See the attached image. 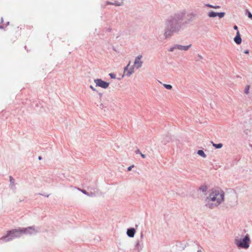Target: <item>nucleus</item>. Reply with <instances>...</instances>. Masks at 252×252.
<instances>
[{
    "mask_svg": "<svg viewBox=\"0 0 252 252\" xmlns=\"http://www.w3.org/2000/svg\"><path fill=\"white\" fill-rule=\"evenodd\" d=\"M186 11H177L170 15L165 22L164 36L168 38L175 33H179L184 30L188 24L187 21H184Z\"/></svg>",
    "mask_w": 252,
    "mask_h": 252,
    "instance_id": "obj_1",
    "label": "nucleus"
},
{
    "mask_svg": "<svg viewBox=\"0 0 252 252\" xmlns=\"http://www.w3.org/2000/svg\"><path fill=\"white\" fill-rule=\"evenodd\" d=\"M224 193L221 189H214L207 197L206 200L211 201H216L218 204H220L224 200Z\"/></svg>",
    "mask_w": 252,
    "mask_h": 252,
    "instance_id": "obj_2",
    "label": "nucleus"
},
{
    "mask_svg": "<svg viewBox=\"0 0 252 252\" xmlns=\"http://www.w3.org/2000/svg\"><path fill=\"white\" fill-rule=\"evenodd\" d=\"M22 235L21 229H12L7 232V234L2 237L0 240L4 242H8L13 240V239L19 237Z\"/></svg>",
    "mask_w": 252,
    "mask_h": 252,
    "instance_id": "obj_3",
    "label": "nucleus"
},
{
    "mask_svg": "<svg viewBox=\"0 0 252 252\" xmlns=\"http://www.w3.org/2000/svg\"><path fill=\"white\" fill-rule=\"evenodd\" d=\"M250 239L248 234L244 238L235 239V244L239 248L248 249L250 246Z\"/></svg>",
    "mask_w": 252,
    "mask_h": 252,
    "instance_id": "obj_4",
    "label": "nucleus"
},
{
    "mask_svg": "<svg viewBox=\"0 0 252 252\" xmlns=\"http://www.w3.org/2000/svg\"><path fill=\"white\" fill-rule=\"evenodd\" d=\"M23 234L34 235L39 232V229L34 226H30L27 228H23L21 229Z\"/></svg>",
    "mask_w": 252,
    "mask_h": 252,
    "instance_id": "obj_5",
    "label": "nucleus"
},
{
    "mask_svg": "<svg viewBox=\"0 0 252 252\" xmlns=\"http://www.w3.org/2000/svg\"><path fill=\"white\" fill-rule=\"evenodd\" d=\"M94 82L96 87H99L103 89H106L108 87L109 83L104 81L101 79H96L94 80Z\"/></svg>",
    "mask_w": 252,
    "mask_h": 252,
    "instance_id": "obj_6",
    "label": "nucleus"
},
{
    "mask_svg": "<svg viewBox=\"0 0 252 252\" xmlns=\"http://www.w3.org/2000/svg\"><path fill=\"white\" fill-rule=\"evenodd\" d=\"M142 57V55H140L136 57L135 59L134 65L137 69L140 68L143 64V62L141 61Z\"/></svg>",
    "mask_w": 252,
    "mask_h": 252,
    "instance_id": "obj_7",
    "label": "nucleus"
},
{
    "mask_svg": "<svg viewBox=\"0 0 252 252\" xmlns=\"http://www.w3.org/2000/svg\"><path fill=\"white\" fill-rule=\"evenodd\" d=\"M191 47V44H189L187 46H183L180 44H176V47L175 48H177V49L181 50V51H188L189 48Z\"/></svg>",
    "mask_w": 252,
    "mask_h": 252,
    "instance_id": "obj_8",
    "label": "nucleus"
},
{
    "mask_svg": "<svg viewBox=\"0 0 252 252\" xmlns=\"http://www.w3.org/2000/svg\"><path fill=\"white\" fill-rule=\"evenodd\" d=\"M234 41L235 42V43L239 45L241 43L242 39L241 37L240 32L238 31H237V33H236V35L234 38Z\"/></svg>",
    "mask_w": 252,
    "mask_h": 252,
    "instance_id": "obj_9",
    "label": "nucleus"
},
{
    "mask_svg": "<svg viewBox=\"0 0 252 252\" xmlns=\"http://www.w3.org/2000/svg\"><path fill=\"white\" fill-rule=\"evenodd\" d=\"M135 232L136 231L134 228H130L127 229L126 234L128 237L132 238L134 237Z\"/></svg>",
    "mask_w": 252,
    "mask_h": 252,
    "instance_id": "obj_10",
    "label": "nucleus"
},
{
    "mask_svg": "<svg viewBox=\"0 0 252 252\" xmlns=\"http://www.w3.org/2000/svg\"><path fill=\"white\" fill-rule=\"evenodd\" d=\"M9 181H10L9 187H10V189H12L13 190H15L16 183H15L14 179L12 176L9 177Z\"/></svg>",
    "mask_w": 252,
    "mask_h": 252,
    "instance_id": "obj_11",
    "label": "nucleus"
},
{
    "mask_svg": "<svg viewBox=\"0 0 252 252\" xmlns=\"http://www.w3.org/2000/svg\"><path fill=\"white\" fill-rule=\"evenodd\" d=\"M219 205V204H218V202H216V203H208L206 205V206L210 209H213L215 207H217Z\"/></svg>",
    "mask_w": 252,
    "mask_h": 252,
    "instance_id": "obj_12",
    "label": "nucleus"
},
{
    "mask_svg": "<svg viewBox=\"0 0 252 252\" xmlns=\"http://www.w3.org/2000/svg\"><path fill=\"white\" fill-rule=\"evenodd\" d=\"M208 16L210 18H214L217 16V12L211 11L208 13Z\"/></svg>",
    "mask_w": 252,
    "mask_h": 252,
    "instance_id": "obj_13",
    "label": "nucleus"
},
{
    "mask_svg": "<svg viewBox=\"0 0 252 252\" xmlns=\"http://www.w3.org/2000/svg\"><path fill=\"white\" fill-rule=\"evenodd\" d=\"M81 191H82V192L83 193H84V194L87 195L89 196L93 197L94 196V193L93 192L89 193L84 189H82V190H81Z\"/></svg>",
    "mask_w": 252,
    "mask_h": 252,
    "instance_id": "obj_14",
    "label": "nucleus"
},
{
    "mask_svg": "<svg viewBox=\"0 0 252 252\" xmlns=\"http://www.w3.org/2000/svg\"><path fill=\"white\" fill-rule=\"evenodd\" d=\"M134 72V68L133 67H131L130 68L126 73V75L127 76H130Z\"/></svg>",
    "mask_w": 252,
    "mask_h": 252,
    "instance_id": "obj_15",
    "label": "nucleus"
},
{
    "mask_svg": "<svg viewBox=\"0 0 252 252\" xmlns=\"http://www.w3.org/2000/svg\"><path fill=\"white\" fill-rule=\"evenodd\" d=\"M134 72V68L133 67H131L130 68L126 73V75L127 76H130Z\"/></svg>",
    "mask_w": 252,
    "mask_h": 252,
    "instance_id": "obj_16",
    "label": "nucleus"
},
{
    "mask_svg": "<svg viewBox=\"0 0 252 252\" xmlns=\"http://www.w3.org/2000/svg\"><path fill=\"white\" fill-rule=\"evenodd\" d=\"M197 154L199 156H201L203 158H206V155L205 154L204 152L202 150H199L197 152Z\"/></svg>",
    "mask_w": 252,
    "mask_h": 252,
    "instance_id": "obj_17",
    "label": "nucleus"
},
{
    "mask_svg": "<svg viewBox=\"0 0 252 252\" xmlns=\"http://www.w3.org/2000/svg\"><path fill=\"white\" fill-rule=\"evenodd\" d=\"M135 247H136V249L138 251H140L142 249V247L140 243V242L139 241H137L136 243V245H135Z\"/></svg>",
    "mask_w": 252,
    "mask_h": 252,
    "instance_id": "obj_18",
    "label": "nucleus"
},
{
    "mask_svg": "<svg viewBox=\"0 0 252 252\" xmlns=\"http://www.w3.org/2000/svg\"><path fill=\"white\" fill-rule=\"evenodd\" d=\"M212 143L213 144V146L216 149H220L222 147V144L221 143L215 144L213 142H212Z\"/></svg>",
    "mask_w": 252,
    "mask_h": 252,
    "instance_id": "obj_19",
    "label": "nucleus"
},
{
    "mask_svg": "<svg viewBox=\"0 0 252 252\" xmlns=\"http://www.w3.org/2000/svg\"><path fill=\"white\" fill-rule=\"evenodd\" d=\"M199 189L203 192H205L207 190V187L206 186H202L199 188Z\"/></svg>",
    "mask_w": 252,
    "mask_h": 252,
    "instance_id": "obj_20",
    "label": "nucleus"
},
{
    "mask_svg": "<svg viewBox=\"0 0 252 252\" xmlns=\"http://www.w3.org/2000/svg\"><path fill=\"white\" fill-rule=\"evenodd\" d=\"M135 153L136 154H140L141 155V156L142 157V158H146V155H144V154H143L139 149H137L136 151H135Z\"/></svg>",
    "mask_w": 252,
    "mask_h": 252,
    "instance_id": "obj_21",
    "label": "nucleus"
},
{
    "mask_svg": "<svg viewBox=\"0 0 252 252\" xmlns=\"http://www.w3.org/2000/svg\"><path fill=\"white\" fill-rule=\"evenodd\" d=\"M225 15V13L224 12H219L218 13L217 12V16H218L220 18H223Z\"/></svg>",
    "mask_w": 252,
    "mask_h": 252,
    "instance_id": "obj_22",
    "label": "nucleus"
},
{
    "mask_svg": "<svg viewBox=\"0 0 252 252\" xmlns=\"http://www.w3.org/2000/svg\"><path fill=\"white\" fill-rule=\"evenodd\" d=\"M246 14L249 18L252 19V14L248 10H246Z\"/></svg>",
    "mask_w": 252,
    "mask_h": 252,
    "instance_id": "obj_23",
    "label": "nucleus"
},
{
    "mask_svg": "<svg viewBox=\"0 0 252 252\" xmlns=\"http://www.w3.org/2000/svg\"><path fill=\"white\" fill-rule=\"evenodd\" d=\"M111 5H115V6H121L122 4L120 2L117 1H114V2H112Z\"/></svg>",
    "mask_w": 252,
    "mask_h": 252,
    "instance_id": "obj_24",
    "label": "nucleus"
},
{
    "mask_svg": "<svg viewBox=\"0 0 252 252\" xmlns=\"http://www.w3.org/2000/svg\"><path fill=\"white\" fill-rule=\"evenodd\" d=\"M163 86L168 90H171L172 88V86L169 84H163Z\"/></svg>",
    "mask_w": 252,
    "mask_h": 252,
    "instance_id": "obj_25",
    "label": "nucleus"
},
{
    "mask_svg": "<svg viewBox=\"0 0 252 252\" xmlns=\"http://www.w3.org/2000/svg\"><path fill=\"white\" fill-rule=\"evenodd\" d=\"M176 47V44L174 45L173 46L170 47L169 49H168V51L169 52H173L174 51V50L175 49H177L176 48H175Z\"/></svg>",
    "mask_w": 252,
    "mask_h": 252,
    "instance_id": "obj_26",
    "label": "nucleus"
},
{
    "mask_svg": "<svg viewBox=\"0 0 252 252\" xmlns=\"http://www.w3.org/2000/svg\"><path fill=\"white\" fill-rule=\"evenodd\" d=\"M249 89H250V86L249 85H247L246 86V87H245V93L246 94H249Z\"/></svg>",
    "mask_w": 252,
    "mask_h": 252,
    "instance_id": "obj_27",
    "label": "nucleus"
},
{
    "mask_svg": "<svg viewBox=\"0 0 252 252\" xmlns=\"http://www.w3.org/2000/svg\"><path fill=\"white\" fill-rule=\"evenodd\" d=\"M201 59H203L202 56L199 54H198L197 58L195 59V61L196 62H197V61H199V60H201Z\"/></svg>",
    "mask_w": 252,
    "mask_h": 252,
    "instance_id": "obj_28",
    "label": "nucleus"
},
{
    "mask_svg": "<svg viewBox=\"0 0 252 252\" xmlns=\"http://www.w3.org/2000/svg\"><path fill=\"white\" fill-rule=\"evenodd\" d=\"M205 5L206 7H210V8H214V5H213L210 4H205Z\"/></svg>",
    "mask_w": 252,
    "mask_h": 252,
    "instance_id": "obj_29",
    "label": "nucleus"
},
{
    "mask_svg": "<svg viewBox=\"0 0 252 252\" xmlns=\"http://www.w3.org/2000/svg\"><path fill=\"white\" fill-rule=\"evenodd\" d=\"M109 76H110V77L112 79H115L116 78V75L114 74V73H110L109 74Z\"/></svg>",
    "mask_w": 252,
    "mask_h": 252,
    "instance_id": "obj_30",
    "label": "nucleus"
},
{
    "mask_svg": "<svg viewBox=\"0 0 252 252\" xmlns=\"http://www.w3.org/2000/svg\"><path fill=\"white\" fill-rule=\"evenodd\" d=\"M129 64H130V63L125 67L124 71H125V72L126 71H127V70H128V66L129 65Z\"/></svg>",
    "mask_w": 252,
    "mask_h": 252,
    "instance_id": "obj_31",
    "label": "nucleus"
},
{
    "mask_svg": "<svg viewBox=\"0 0 252 252\" xmlns=\"http://www.w3.org/2000/svg\"><path fill=\"white\" fill-rule=\"evenodd\" d=\"M90 88L93 91H94V92H96V90L92 85H91L90 86Z\"/></svg>",
    "mask_w": 252,
    "mask_h": 252,
    "instance_id": "obj_32",
    "label": "nucleus"
},
{
    "mask_svg": "<svg viewBox=\"0 0 252 252\" xmlns=\"http://www.w3.org/2000/svg\"><path fill=\"white\" fill-rule=\"evenodd\" d=\"M134 167V165H131V166H129L128 168H127V171H130L132 169V168H133Z\"/></svg>",
    "mask_w": 252,
    "mask_h": 252,
    "instance_id": "obj_33",
    "label": "nucleus"
},
{
    "mask_svg": "<svg viewBox=\"0 0 252 252\" xmlns=\"http://www.w3.org/2000/svg\"><path fill=\"white\" fill-rule=\"evenodd\" d=\"M220 8V6L219 5H215L214 7V8H215V9H219Z\"/></svg>",
    "mask_w": 252,
    "mask_h": 252,
    "instance_id": "obj_34",
    "label": "nucleus"
},
{
    "mask_svg": "<svg viewBox=\"0 0 252 252\" xmlns=\"http://www.w3.org/2000/svg\"><path fill=\"white\" fill-rule=\"evenodd\" d=\"M143 237H144L143 233L142 232H141V234H140V238H141V239H142L143 238Z\"/></svg>",
    "mask_w": 252,
    "mask_h": 252,
    "instance_id": "obj_35",
    "label": "nucleus"
},
{
    "mask_svg": "<svg viewBox=\"0 0 252 252\" xmlns=\"http://www.w3.org/2000/svg\"><path fill=\"white\" fill-rule=\"evenodd\" d=\"M112 2H110L109 1H107L106 2V4L107 5H111Z\"/></svg>",
    "mask_w": 252,
    "mask_h": 252,
    "instance_id": "obj_36",
    "label": "nucleus"
},
{
    "mask_svg": "<svg viewBox=\"0 0 252 252\" xmlns=\"http://www.w3.org/2000/svg\"><path fill=\"white\" fill-rule=\"evenodd\" d=\"M244 53L245 54H248L249 53V50H246L244 51Z\"/></svg>",
    "mask_w": 252,
    "mask_h": 252,
    "instance_id": "obj_37",
    "label": "nucleus"
},
{
    "mask_svg": "<svg viewBox=\"0 0 252 252\" xmlns=\"http://www.w3.org/2000/svg\"><path fill=\"white\" fill-rule=\"evenodd\" d=\"M233 28L234 30H238V27L236 25H235L234 27H233Z\"/></svg>",
    "mask_w": 252,
    "mask_h": 252,
    "instance_id": "obj_38",
    "label": "nucleus"
},
{
    "mask_svg": "<svg viewBox=\"0 0 252 252\" xmlns=\"http://www.w3.org/2000/svg\"><path fill=\"white\" fill-rule=\"evenodd\" d=\"M98 95H99V96L100 98V97H101L102 96V93H98Z\"/></svg>",
    "mask_w": 252,
    "mask_h": 252,
    "instance_id": "obj_39",
    "label": "nucleus"
},
{
    "mask_svg": "<svg viewBox=\"0 0 252 252\" xmlns=\"http://www.w3.org/2000/svg\"><path fill=\"white\" fill-rule=\"evenodd\" d=\"M3 19L2 17L1 18V23H3Z\"/></svg>",
    "mask_w": 252,
    "mask_h": 252,
    "instance_id": "obj_40",
    "label": "nucleus"
},
{
    "mask_svg": "<svg viewBox=\"0 0 252 252\" xmlns=\"http://www.w3.org/2000/svg\"><path fill=\"white\" fill-rule=\"evenodd\" d=\"M41 159H42L41 157H40V156L38 157V159L39 160H41Z\"/></svg>",
    "mask_w": 252,
    "mask_h": 252,
    "instance_id": "obj_41",
    "label": "nucleus"
},
{
    "mask_svg": "<svg viewBox=\"0 0 252 252\" xmlns=\"http://www.w3.org/2000/svg\"><path fill=\"white\" fill-rule=\"evenodd\" d=\"M197 252H202L201 250H198L197 251Z\"/></svg>",
    "mask_w": 252,
    "mask_h": 252,
    "instance_id": "obj_42",
    "label": "nucleus"
},
{
    "mask_svg": "<svg viewBox=\"0 0 252 252\" xmlns=\"http://www.w3.org/2000/svg\"><path fill=\"white\" fill-rule=\"evenodd\" d=\"M9 22H7V23H6V26H8V25H9Z\"/></svg>",
    "mask_w": 252,
    "mask_h": 252,
    "instance_id": "obj_43",
    "label": "nucleus"
},
{
    "mask_svg": "<svg viewBox=\"0 0 252 252\" xmlns=\"http://www.w3.org/2000/svg\"><path fill=\"white\" fill-rule=\"evenodd\" d=\"M0 28L2 29L3 27L2 26H0Z\"/></svg>",
    "mask_w": 252,
    "mask_h": 252,
    "instance_id": "obj_44",
    "label": "nucleus"
}]
</instances>
